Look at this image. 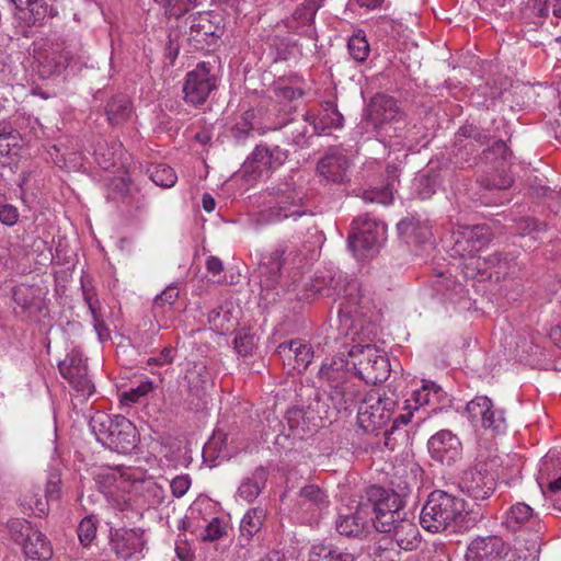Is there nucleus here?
I'll return each mask as SVG.
<instances>
[{
    "mask_svg": "<svg viewBox=\"0 0 561 561\" xmlns=\"http://www.w3.org/2000/svg\"><path fill=\"white\" fill-rule=\"evenodd\" d=\"M348 355L353 358L351 364L339 355L322 364L319 370V378L328 383L329 400L337 412L355 405L362 393V385L352 368L357 370L359 379L371 385L383 382L390 374L389 359L370 344L353 345Z\"/></svg>",
    "mask_w": 561,
    "mask_h": 561,
    "instance_id": "nucleus-1",
    "label": "nucleus"
},
{
    "mask_svg": "<svg viewBox=\"0 0 561 561\" xmlns=\"http://www.w3.org/2000/svg\"><path fill=\"white\" fill-rule=\"evenodd\" d=\"M307 215L312 214L305 205L304 194L293 184L284 183L273 188L265 207L253 214L251 220L256 227H262L285 219L297 220Z\"/></svg>",
    "mask_w": 561,
    "mask_h": 561,
    "instance_id": "nucleus-2",
    "label": "nucleus"
},
{
    "mask_svg": "<svg viewBox=\"0 0 561 561\" xmlns=\"http://www.w3.org/2000/svg\"><path fill=\"white\" fill-rule=\"evenodd\" d=\"M465 501L442 490L431 492L420 514L421 526L430 533H442L461 518Z\"/></svg>",
    "mask_w": 561,
    "mask_h": 561,
    "instance_id": "nucleus-3",
    "label": "nucleus"
},
{
    "mask_svg": "<svg viewBox=\"0 0 561 561\" xmlns=\"http://www.w3.org/2000/svg\"><path fill=\"white\" fill-rule=\"evenodd\" d=\"M178 27L182 42L195 50H210L225 33L222 18L210 12L192 14Z\"/></svg>",
    "mask_w": 561,
    "mask_h": 561,
    "instance_id": "nucleus-4",
    "label": "nucleus"
},
{
    "mask_svg": "<svg viewBox=\"0 0 561 561\" xmlns=\"http://www.w3.org/2000/svg\"><path fill=\"white\" fill-rule=\"evenodd\" d=\"M454 236L451 256L463 260L466 276L474 278L476 271H481V257H477V253L491 241L490 229L484 225L467 226L459 229Z\"/></svg>",
    "mask_w": 561,
    "mask_h": 561,
    "instance_id": "nucleus-5",
    "label": "nucleus"
},
{
    "mask_svg": "<svg viewBox=\"0 0 561 561\" xmlns=\"http://www.w3.org/2000/svg\"><path fill=\"white\" fill-rule=\"evenodd\" d=\"M367 500L375 514L374 526L379 533L390 534L405 517L403 500L393 491L373 485L367 490Z\"/></svg>",
    "mask_w": 561,
    "mask_h": 561,
    "instance_id": "nucleus-6",
    "label": "nucleus"
},
{
    "mask_svg": "<svg viewBox=\"0 0 561 561\" xmlns=\"http://www.w3.org/2000/svg\"><path fill=\"white\" fill-rule=\"evenodd\" d=\"M13 540L22 545L27 559L48 561L53 557V548L46 536L36 529L28 520L11 519L8 523Z\"/></svg>",
    "mask_w": 561,
    "mask_h": 561,
    "instance_id": "nucleus-7",
    "label": "nucleus"
},
{
    "mask_svg": "<svg viewBox=\"0 0 561 561\" xmlns=\"http://www.w3.org/2000/svg\"><path fill=\"white\" fill-rule=\"evenodd\" d=\"M13 313L22 321L37 322L48 311L47 289L38 285L20 284L12 289Z\"/></svg>",
    "mask_w": 561,
    "mask_h": 561,
    "instance_id": "nucleus-8",
    "label": "nucleus"
},
{
    "mask_svg": "<svg viewBox=\"0 0 561 561\" xmlns=\"http://www.w3.org/2000/svg\"><path fill=\"white\" fill-rule=\"evenodd\" d=\"M352 226L348 243L358 257H366L369 253L376 252L385 241L386 226L367 215L354 219Z\"/></svg>",
    "mask_w": 561,
    "mask_h": 561,
    "instance_id": "nucleus-9",
    "label": "nucleus"
},
{
    "mask_svg": "<svg viewBox=\"0 0 561 561\" xmlns=\"http://www.w3.org/2000/svg\"><path fill=\"white\" fill-rule=\"evenodd\" d=\"M217 89V75L209 61L198 62L185 75L183 83L184 101L191 105H203L210 93Z\"/></svg>",
    "mask_w": 561,
    "mask_h": 561,
    "instance_id": "nucleus-10",
    "label": "nucleus"
},
{
    "mask_svg": "<svg viewBox=\"0 0 561 561\" xmlns=\"http://www.w3.org/2000/svg\"><path fill=\"white\" fill-rule=\"evenodd\" d=\"M394 401L371 392L358 405L357 423L364 432H374L386 425L393 413Z\"/></svg>",
    "mask_w": 561,
    "mask_h": 561,
    "instance_id": "nucleus-11",
    "label": "nucleus"
},
{
    "mask_svg": "<svg viewBox=\"0 0 561 561\" xmlns=\"http://www.w3.org/2000/svg\"><path fill=\"white\" fill-rule=\"evenodd\" d=\"M496 485V477L481 462L466 470L458 482L459 490L476 502L490 499Z\"/></svg>",
    "mask_w": 561,
    "mask_h": 561,
    "instance_id": "nucleus-12",
    "label": "nucleus"
},
{
    "mask_svg": "<svg viewBox=\"0 0 561 561\" xmlns=\"http://www.w3.org/2000/svg\"><path fill=\"white\" fill-rule=\"evenodd\" d=\"M287 158L288 151L279 146L257 145L243 163V176L248 179L260 178L264 172L283 165Z\"/></svg>",
    "mask_w": 561,
    "mask_h": 561,
    "instance_id": "nucleus-13",
    "label": "nucleus"
},
{
    "mask_svg": "<svg viewBox=\"0 0 561 561\" xmlns=\"http://www.w3.org/2000/svg\"><path fill=\"white\" fill-rule=\"evenodd\" d=\"M466 413L473 424L480 423L485 430L502 433L506 428L504 411L494 408L492 400L485 396H477L469 401Z\"/></svg>",
    "mask_w": 561,
    "mask_h": 561,
    "instance_id": "nucleus-14",
    "label": "nucleus"
},
{
    "mask_svg": "<svg viewBox=\"0 0 561 561\" xmlns=\"http://www.w3.org/2000/svg\"><path fill=\"white\" fill-rule=\"evenodd\" d=\"M87 359L82 353L73 348L66 358L58 364L61 376L82 396H91L94 386L88 376Z\"/></svg>",
    "mask_w": 561,
    "mask_h": 561,
    "instance_id": "nucleus-15",
    "label": "nucleus"
},
{
    "mask_svg": "<svg viewBox=\"0 0 561 561\" xmlns=\"http://www.w3.org/2000/svg\"><path fill=\"white\" fill-rule=\"evenodd\" d=\"M145 543L144 531L140 528H119L111 531V549L124 561H139Z\"/></svg>",
    "mask_w": 561,
    "mask_h": 561,
    "instance_id": "nucleus-16",
    "label": "nucleus"
},
{
    "mask_svg": "<svg viewBox=\"0 0 561 561\" xmlns=\"http://www.w3.org/2000/svg\"><path fill=\"white\" fill-rule=\"evenodd\" d=\"M319 293L323 296H336L342 299L343 305L348 313L353 312V308L359 306L364 298L362 285L356 278H352L346 274L339 273L331 277L328 288H319ZM356 312V309H354Z\"/></svg>",
    "mask_w": 561,
    "mask_h": 561,
    "instance_id": "nucleus-17",
    "label": "nucleus"
},
{
    "mask_svg": "<svg viewBox=\"0 0 561 561\" xmlns=\"http://www.w3.org/2000/svg\"><path fill=\"white\" fill-rule=\"evenodd\" d=\"M431 457L443 465L451 466L461 459L460 439L448 430L434 434L427 443Z\"/></svg>",
    "mask_w": 561,
    "mask_h": 561,
    "instance_id": "nucleus-18",
    "label": "nucleus"
},
{
    "mask_svg": "<svg viewBox=\"0 0 561 561\" xmlns=\"http://www.w3.org/2000/svg\"><path fill=\"white\" fill-rule=\"evenodd\" d=\"M366 117L375 128H383L392 122L399 123L402 113L392 96L378 93L371 98L366 110Z\"/></svg>",
    "mask_w": 561,
    "mask_h": 561,
    "instance_id": "nucleus-19",
    "label": "nucleus"
},
{
    "mask_svg": "<svg viewBox=\"0 0 561 561\" xmlns=\"http://www.w3.org/2000/svg\"><path fill=\"white\" fill-rule=\"evenodd\" d=\"M508 547L499 536L474 538L468 546L466 561H496L507 556Z\"/></svg>",
    "mask_w": 561,
    "mask_h": 561,
    "instance_id": "nucleus-20",
    "label": "nucleus"
},
{
    "mask_svg": "<svg viewBox=\"0 0 561 561\" xmlns=\"http://www.w3.org/2000/svg\"><path fill=\"white\" fill-rule=\"evenodd\" d=\"M137 430L124 415H115L114 426L103 446L119 454H129L137 446Z\"/></svg>",
    "mask_w": 561,
    "mask_h": 561,
    "instance_id": "nucleus-21",
    "label": "nucleus"
},
{
    "mask_svg": "<svg viewBox=\"0 0 561 561\" xmlns=\"http://www.w3.org/2000/svg\"><path fill=\"white\" fill-rule=\"evenodd\" d=\"M348 168L350 160L339 147L329 148L317 164L319 174L333 183H343L347 178Z\"/></svg>",
    "mask_w": 561,
    "mask_h": 561,
    "instance_id": "nucleus-22",
    "label": "nucleus"
},
{
    "mask_svg": "<svg viewBox=\"0 0 561 561\" xmlns=\"http://www.w3.org/2000/svg\"><path fill=\"white\" fill-rule=\"evenodd\" d=\"M277 353L289 370L298 373L306 370L313 357L311 346L299 340L280 343Z\"/></svg>",
    "mask_w": 561,
    "mask_h": 561,
    "instance_id": "nucleus-23",
    "label": "nucleus"
},
{
    "mask_svg": "<svg viewBox=\"0 0 561 561\" xmlns=\"http://www.w3.org/2000/svg\"><path fill=\"white\" fill-rule=\"evenodd\" d=\"M369 506L360 503L355 512L340 514L335 520L336 531L344 537L359 538L368 527Z\"/></svg>",
    "mask_w": 561,
    "mask_h": 561,
    "instance_id": "nucleus-24",
    "label": "nucleus"
},
{
    "mask_svg": "<svg viewBox=\"0 0 561 561\" xmlns=\"http://www.w3.org/2000/svg\"><path fill=\"white\" fill-rule=\"evenodd\" d=\"M324 0H305L294 11L291 19H288L286 25L299 35L312 37L314 27L312 26L317 11L322 7Z\"/></svg>",
    "mask_w": 561,
    "mask_h": 561,
    "instance_id": "nucleus-25",
    "label": "nucleus"
},
{
    "mask_svg": "<svg viewBox=\"0 0 561 561\" xmlns=\"http://www.w3.org/2000/svg\"><path fill=\"white\" fill-rule=\"evenodd\" d=\"M185 388L190 396L202 398L213 385L211 374L202 363L191 365L184 376Z\"/></svg>",
    "mask_w": 561,
    "mask_h": 561,
    "instance_id": "nucleus-26",
    "label": "nucleus"
},
{
    "mask_svg": "<svg viewBox=\"0 0 561 561\" xmlns=\"http://www.w3.org/2000/svg\"><path fill=\"white\" fill-rule=\"evenodd\" d=\"M327 493L316 484H307L299 490L297 506L302 512L317 515L329 506Z\"/></svg>",
    "mask_w": 561,
    "mask_h": 561,
    "instance_id": "nucleus-27",
    "label": "nucleus"
},
{
    "mask_svg": "<svg viewBox=\"0 0 561 561\" xmlns=\"http://www.w3.org/2000/svg\"><path fill=\"white\" fill-rule=\"evenodd\" d=\"M270 471L266 467H256L250 477L244 478L237 491V495L243 501L253 502L266 485Z\"/></svg>",
    "mask_w": 561,
    "mask_h": 561,
    "instance_id": "nucleus-28",
    "label": "nucleus"
},
{
    "mask_svg": "<svg viewBox=\"0 0 561 561\" xmlns=\"http://www.w3.org/2000/svg\"><path fill=\"white\" fill-rule=\"evenodd\" d=\"M284 254L285 249L278 247L262 260L259 273L261 276V284L266 288L274 287L278 282L284 262Z\"/></svg>",
    "mask_w": 561,
    "mask_h": 561,
    "instance_id": "nucleus-29",
    "label": "nucleus"
},
{
    "mask_svg": "<svg viewBox=\"0 0 561 561\" xmlns=\"http://www.w3.org/2000/svg\"><path fill=\"white\" fill-rule=\"evenodd\" d=\"M399 549L409 551L413 550L420 543V533L417 526L404 517L390 533Z\"/></svg>",
    "mask_w": 561,
    "mask_h": 561,
    "instance_id": "nucleus-30",
    "label": "nucleus"
},
{
    "mask_svg": "<svg viewBox=\"0 0 561 561\" xmlns=\"http://www.w3.org/2000/svg\"><path fill=\"white\" fill-rule=\"evenodd\" d=\"M15 9L24 14L28 24L41 23L46 16H53V8L43 0H10Z\"/></svg>",
    "mask_w": 561,
    "mask_h": 561,
    "instance_id": "nucleus-31",
    "label": "nucleus"
},
{
    "mask_svg": "<svg viewBox=\"0 0 561 561\" xmlns=\"http://www.w3.org/2000/svg\"><path fill=\"white\" fill-rule=\"evenodd\" d=\"M307 118L312 124V134L321 135L330 128H340L343 126V115L331 103H327L324 113L316 115L307 112Z\"/></svg>",
    "mask_w": 561,
    "mask_h": 561,
    "instance_id": "nucleus-32",
    "label": "nucleus"
},
{
    "mask_svg": "<svg viewBox=\"0 0 561 561\" xmlns=\"http://www.w3.org/2000/svg\"><path fill=\"white\" fill-rule=\"evenodd\" d=\"M357 556L332 543H316L310 548L309 561H356Z\"/></svg>",
    "mask_w": 561,
    "mask_h": 561,
    "instance_id": "nucleus-33",
    "label": "nucleus"
},
{
    "mask_svg": "<svg viewBox=\"0 0 561 561\" xmlns=\"http://www.w3.org/2000/svg\"><path fill=\"white\" fill-rule=\"evenodd\" d=\"M285 135L288 142L298 147L306 148L309 146V138L317 136L312 134V124L307 118V113L302 115L301 119L291 121L285 125Z\"/></svg>",
    "mask_w": 561,
    "mask_h": 561,
    "instance_id": "nucleus-34",
    "label": "nucleus"
},
{
    "mask_svg": "<svg viewBox=\"0 0 561 561\" xmlns=\"http://www.w3.org/2000/svg\"><path fill=\"white\" fill-rule=\"evenodd\" d=\"M536 518L537 517L529 505L518 502L506 511L503 525L507 529L516 531L527 524H533Z\"/></svg>",
    "mask_w": 561,
    "mask_h": 561,
    "instance_id": "nucleus-35",
    "label": "nucleus"
},
{
    "mask_svg": "<svg viewBox=\"0 0 561 561\" xmlns=\"http://www.w3.org/2000/svg\"><path fill=\"white\" fill-rule=\"evenodd\" d=\"M443 398L444 391L438 385L426 382L420 389L412 392L411 399L407 400V407L417 410L424 405L438 404Z\"/></svg>",
    "mask_w": 561,
    "mask_h": 561,
    "instance_id": "nucleus-36",
    "label": "nucleus"
},
{
    "mask_svg": "<svg viewBox=\"0 0 561 561\" xmlns=\"http://www.w3.org/2000/svg\"><path fill=\"white\" fill-rule=\"evenodd\" d=\"M208 323L219 334L233 332L238 327V318L233 316L232 308L228 305L219 306L208 313Z\"/></svg>",
    "mask_w": 561,
    "mask_h": 561,
    "instance_id": "nucleus-37",
    "label": "nucleus"
},
{
    "mask_svg": "<svg viewBox=\"0 0 561 561\" xmlns=\"http://www.w3.org/2000/svg\"><path fill=\"white\" fill-rule=\"evenodd\" d=\"M106 115L110 124L122 125L133 115V105L125 94L113 96L106 105Z\"/></svg>",
    "mask_w": 561,
    "mask_h": 561,
    "instance_id": "nucleus-38",
    "label": "nucleus"
},
{
    "mask_svg": "<svg viewBox=\"0 0 561 561\" xmlns=\"http://www.w3.org/2000/svg\"><path fill=\"white\" fill-rule=\"evenodd\" d=\"M265 512L262 508L255 507L249 510L240 523L239 543L245 546L250 542L253 536L261 529Z\"/></svg>",
    "mask_w": 561,
    "mask_h": 561,
    "instance_id": "nucleus-39",
    "label": "nucleus"
},
{
    "mask_svg": "<svg viewBox=\"0 0 561 561\" xmlns=\"http://www.w3.org/2000/svg\"><path fill=\"white\" fill-rule=\"evenodd\" d=\"M20 506L38 517H44L49 512V504L43 500L39 486L26 489L20 497Z\"/></svg>",
    "mask_w": 561,
    "mask_h": 561,
    "instance_id": "nucleus-40",
    "label": "nucleus"
},
{
    "mask_svg": "<svg viewBox=\"0 0 561 561\" xmlns=\"http://www.w3.org/2000/svg\"><path fill=\"white\" fill-rule=\"evenodd\" d=\"M513 263V256H510L507 253L495 252L488 255L486 257L481 259V271H476V273L477 275H483L484 270L493 268L496 274V278H500L501 276H506L510 274Z\"/></svg>",
    "mask_w": 561,
    "mask_h": 561,
    "instance_id": "nucleus-41",
    "label": "nucleus"
},
{
    "mask_svg": "<svg viewBox=\"0 0 561 561\" xmlns=\"http://www.w3.org/2000/svg\"><path fill=\"white\" fill-rule=\"evenodd\" d=\"M255 130L260 134H264V130H260L257 126L255 112L249 110L245 111L240 119L232 126L231 136L238 142H243Z\"/></svg>",
    "mask_w": 561,
    "mask_h": 561,
    "instance_id": "nucleus-42",
    "label": "nucleus"
},
{
    "mask_svg": "<svg viewBox=\"0 0 561 561\" xmlns=\"http://www.w3.org/2000/svg\"><path fill=\"white\" fill-rule=\"evenodd\" d=\"M275 93L288 101L299 99L306 93V82L301 77L295 76L288 81L279 82L275 88Z\"/></svg>",
    "mask_w": 561,
    "mask_h": 561,
    "instance_id": "nucleus-43",
    "label": "nucleus"
},
{
    "mask_svg": "<svg viewBox=\"0 0 561 561\" xmlns=\"http://www.w3.org/2000/svg\"><path fill=\"white\" fill-rule=\"evenodd\" d=\"M124 476V467L101 468L95 474L94 480L98 489L102 493H108Z\"/></svg>",
    "mask_w": 561,
    "mask_h": 561,
    "instance_id": "nucleus-44",
    "label": "nucleus"
},
{
    "mask_svg": "<svg viewBox=\"0 0 561 561\" xmlns=\"http://www.w3.org/2000/svg\"><path fill=\"white\" fill-rule=\"evenodd\" d=\"M114 420L115 415L112 416L106 413L98 412L89 422L92 433L102 445H104L111 434V430L114 426Z\"/></svg>",
    "mask_w": 561,
    "mask_h": 561,
    "instance_id": "nucleus-45",
    "label": "nucleus"
},
{
    "mask_svg": "<svg viewBox=\"0 0 561 561\" xmlns=\"http://www.w3.org/2000/svg\"><path fill=\"white\" fill-rule=\"evenodd\" d=\"M347 48L351 57L357 62H364L368 58L370 47L364 31L359 30L350 37Z\"/></svg>",
    "mask_w": 561,
    "mask_h": 561,
    "instance_id": "nucleus-46",
    "label": "nucleus"
},
{
    "mask_svg": "<svg viewBox=\"0 0 561 561\" xmlns=\"http://www.w3.org/2000/svg\"><path fill=\"white\" fill-rule=\"evenodd\" d=\"M149 178L151 181L161 187L170 188L178 180L174 170L167 164H156L148 169Z\"/></svg>",
    "mask_w": 561,
    "mask_h": 561,
    "instance_id": "nucleus-47",
    "label": "nucleus"
},
{
    "mask_svg": "<svg viewBox=\"0 0 561 561\" xmlns=\"http://www.w3.org/2000/svg\"><path fill=\"white\" fill-rule=\"evenodd\" d=\"M20 133L11 125V123L0 122V156H8L13 147L20 141Z\"/></svg>",
    "mask_w": 561,
    "mask_h": 561,
    "instance_id": "nucleus-48",
    "label": "nucleus"
},
{
    "mask_svg": "<svg viewBox=\"0 0 561 561\" xmlns=\"http://www.w3.org/2000/svg\"><path fill=\"white\" fill-rule=\"evenodd\" d=\"M70 57L67 55H56L53 53L51 55L45 56L44 61L42 62V75L43 76H53L60 73L68 67Z\"/></svg>",
    "mask_w": 561,
    "mask_h": 561,
    "instance_id": "nucleus-49",
    "label": "nucleus"
},
{
    "mask_svg": "<svg viewBox=\"0 0 561 561\" xmlns=\"http://www.w3.org/2000/svg\"><path fill=\"white\" fill-rule=\"evenodd\" d=\"M164 8L165 14L179 19L191 8L195 7L197 0H154Z\"/></svg>",
    "mask_w": 561,
    "mask_h": 561,
    "instance_id": "nucleus-50",
    "label": "nucleus"
},
{
    "mask_svg": "<svg viewBox=\"0 0 561 561\" xmlns=\"http://www.w3.org/2000/svg\"><path fill=\"white\" fill-rule=\"evenodd\" d=\"M144 497L149 506L157 507L167 499L165 490L154 481H146L144 484Z\"/></svg>",
    "mask_w": 561,
    "mask_h": 561,
    "instance_id": "nucleus-51",
    "label": "nucleus"
},
{
    "mask_svg": "<svg viewBox=\"0 0 561 561\" xmlns=\"http://www.w3.org/2000/svg\"><path fill=\"white\" fill-rule=\"evenodd\" d=\"M399 550L391 534H387L377 541L374 553L378 557H385L390 561H394V558L399 556Z\"/></svg>",
    "mask_w": 561,
    "mask_h": 561,
    "instance_id": "nucleus-52",
    "label": "nucleus"
},
{
    "mask_svg": "<svg viewBox=\"0 0 561 561\" xmlns=\"http://www.w3.org/2000/svg\"><path fill=\"white\" fill-rule=\"evenodd\" d=\"M479 183L486 190H506L511 187L513 179L507 173L502 172L497 175L481 176Z\"/></svg>",
    "mask_w": 561,
    "mask_h": 561,
    "instance_id": "nucleus-53",
    "label": "nucleus"
},
{
    "mask_svg": "<svg viewBox=\"0 0 561 561\" xmlns=\"http://www.w3.org/2000/svg\"><path fill=\"white\" fill-rule=\"evenodd\" d=\"M511 156L512 152L503 140L495 141L490 148L483 151V159L488 162L497 160L505 162Z\"/></svg>",
    "mask_w": 561,
    "mask_h": 561,
    "instance_id": "nucleus-54",
    "label": "nucleus"
},
{
    "mask_svg": "<svg viewBox=\"0 0 561 561\" xmlns=\"http://www.w3.org/2000/svg\"><path fill=\"white\" fill-rule=\"evenodd\" d=\"M19 210L8 203L7 196L0 193V221L5 226H14L19 220Z\"/></svg>",
    "mask_w": 561,
    "mask_h": 561,
    "instance_id": "nucleus-55",
    "label": "nucleus"
},
{
    "mask_svg": "<svg viewBox=\"0 0 561 561\" xmlns=\"http://www.w3.org/2000/svg\"><path fill=\"white\" fill-rule=\"evenodd\" d=\"M539 550L536 542L527 546L526 542L517 540L514 546L515 561H536L538 559Z\"/></svg>",
    "mask_w": 561,
    "mask_h": 561,
    "instance_id": "nucleus-56",
    "label": "nucleus"
},
{
    "mask_svg": "<svg viewBox=\"0 0 561 561\" xmlns=\"http://www.w3.org/2000/svg\"><path fill=\"white\" fill-rule=\"evenodd\" d=\"M61 479L56 471L50 472L45 486V501H57L60 497Z\"/></svg>",
    "mask_w": 561,
    "mask_h": 561,
    "instance_id": "nucleus-57",
    "label": "nucleus"
},
{
    "mask_svg": "<svg viewBox=\"0 0 561 561\" xmlns=\"http://www.w3.org/2000/svg\"><path fill=\"white\" fill-rule=\"evenodd\" d=\"M96 535V525L90 517L83 518L78 526V536L83 545H89Z\"/></svg>",
    "mask_w": 561,
    "mask_h": 561,
    "instance_id": "nucleus-58",
    "label": "nucleus"
},
{
    "mask_svg": "<svg viewBox=\"0 0 561 561\" xmlns=\"http://www.w3.org/2000/svg\"><path fill=\"white\" fill-rule=\"evenodd\" d=\"M192 480L188 474H180L173 478L170 482V488L173 496L182 497L191 488Z\"/></svg>",
    "mask_w": 561,
    "mask_h": 561,
    "instance_id": "nucleus-59",
    "label": "nucleus"
},
{
    "mask_svg": "<svg viewBox=\"0 0 561 561\" xmlns=\"http://www.w3.org/2000/svg\"><path fill=\"white\" fill-rule=\"evenodd\" d=\"M363 199L368 203L388 205L392 201V194L388 188L365 191Z\"/></svg>",
    "mask_w": 561,
    "mask_h": 561,
    "instance_id": "nucleus-60",
    "label": "nucleus"
},
{
    "mask_svg": "<svg viewBox=\"0 0 561 561\" xmlns=\"http://www.w3.org/2000/svg\"><path fill=\"white\" fill-rule=\"evenodd\" d=\"M226 534L225 526L219 518H213L205 528L203 539L215 541L220 539Z\"/></svg>",
    "mask_w": 561,
    "mask_h": 561,
    "instance_id": "nucleus-61",
    "label": "nucleus"
},
{
    "mask_svg": "<svg viewBox=\"0 0 561 561\" xmlns=\"http://www.w3.org/2000/svg\"><path fill=\"white\" fill-rule=\"evenodd\" d=\"M179 298V289L176 286H168L161 294L157 295L153 300V307H163L164 305H173Z\"/></svg>",
    "mask_w": 561,
    "mask_h": 561,
    "instance_id": "nucleus-62",
    "label": "nucleus"
},
{
    "mask_svg": "<svg viewBox=\"0 0 561 561\" xmlns=\"http://www.w3.org/2000/svg\"><path fill=\"white\" fill-rule=\"evenodd\" d=\"M517 229L522 236H525L527 233H531L533 231H545L546 225L534 218L525 217L517 222Z\"/></svg>",
    "mask_w": 561,
    "mask_h": 561,
    "instance_id": "nucleus-63",
    "label": "nucleus"
},
{
    "mask_svg": "<svg viewBox=\"0 0 561 561\" xmlns=\"http://www.w3.org/2000/svg\"><path fill=\"white\" fill-rule=\"evenodd\" d=\"M83 299L87 304L89 311L92 316V320L95 321L96 319H103V316L101 313V302L98 299V297L90 290L85 289L83 287Z\"/></svg>",
    "mask_w": 561,
    "mask_h": 561,
    "instance_id": "nucleus-64",
    "label": "nucleus"
}]
</instances>
